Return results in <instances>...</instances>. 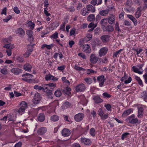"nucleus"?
Here are the masks:
<instances>
[{
  "label": "nucleus",
  "mask_w": 147,
  "mask_h": 147,
  "mask_svg": "<svg viewBox=\"0 0 147 147\" xmlns=\"http://www.w3.org/2000/svg\"><path fill=\"white\" fill-rule=\"evenodd\" d=\"M143 66V64H140L132 67V71L134 72L138 73L140 74H142L144 70L142 67Z\"/></svg>",
  "instance_id": "obj_1"
},
{
  "label": "nucleus",
  "mask_w": 147,
  "mask_h": 147,
  "mask_svg": "<svg viewBox=\"0 0 147 147\" xmlns=\"http://www.w3.org/2000/svg\"><path fill=\"white\" fill-rule=\"evenodd\" d=\"M33 77V75L26 73L22 76V79L28 82H32V78Z\"/></svg>",
  "instance_id": "obj_2"
},
{
  "label": "nucleus",
  "mask_w": 147,
  "mask_h": 147,
  "mask_svg": "<svg viewBox=\"0 0 147 147\" xmlns=\"http://www.w3.org/2000/svg\"><path fill=\"white\" fill-rule=\"evenodd\" d=\"M41 99V97L38 93H37L35 94L32 99V101L34 104L39 103Z\"/></svg>",
  "instance_id": "obj_3"
},
{
  "label": "nucleus",
  "mask_w": 147,
  "mask_h": 147,
  "mask_svg": "<svg viewBox=\"0 0 147 147\" xmlns=\"http://www.w3.org/2000/svg\"><path fill=\"white\" fill-rule=\"evenodd\" d=\"M98 113L102 120H105L108 118V114H105L104 112L101 108H99V109L98 112Z\"/></svg>",
  "instance_id": "obj_4"
},
{
  "label": "nucleus",
  "mask_w": 147,
  "mask_h": 147,
  "mask_svg": "<svg viewBox=\"0 0 147 147\" xmlns=\"http://www.w3.org/2000/svg\"><path fill=\"white\" fill-rule=\"evenodd\" d=\"M33 31L30 30H28L26 31V34L28 36V40L31 42H33L34 40L33 36Z\"/></svg>",
  "instance_id": "obj_5"
},
{
  "label": "nucleus",
  "mask_w": 147,
  "mask_h": 147,
  "mask_svg": "<svg viewBox=\"0 0 147 147\" xmlns=\"http://www.w3.org/2000/svg\"><path fill=\"white\" fill-rule=\"evenodd\" d=\"M99 58L95 54H92L90 57V61L93 64H95L98 61Z\"/></svg>",
  "instance_id": "obj_6"
},
{
  "label": "nucleus",
  "mask_w": 147,
  "mask_h": 147,
  "mask_svg": "<svg viewBox=\"0 0 147 147\" xmlns=\"http://www.w3.org/2000/svg\"><path fill=\"white\" fill-rule=\"evenodd\" d=\"M86 89V87L84 84H81L76 86V89L78 92H82L84 91Z\"/></svg>",
  "instance_id": "obj_7"
},
{
  "label": "nucleus",
  "mask_w": 147,
  "mask_h": 147,
  "mask_svg": "<svg viewBox=\"0 0 147 147\" xmlns=\"http://www.w3.org/2000/svg\"><path fill=\"white\" fill-rule=\"evenodd\" d=\"M132 80L131 78V77H129L128 78V76L126 74H124V76L121 79V81H124L125 84H129L131 82Z\"/></svg>",
  "instance_id": "obj_8"
},
{
  "label": "nucleus",
  "mask_w": 147,
  "mask_h": 147,
  "mask_svg": "<svg viewBox=\"0 0 147 147\" xmlns=\"http://www.w3.org/2000/svg\"><path fill=\"white\" fill-rule=\"evenodd\" d=\"M134 115H132L126 120L129 123L132 124L136 123L138 122V120L137 118H134Z\"/></svg>",
  "instance_id": "obj_9"
},
{
  "label": "nucleus",
  "mask_w": 147,
  "mask_h": 147,
  "mask_svg": "<svg viewBox=\"0 0 147 147\" xmlns=\"http://www.w3.org/2000/svg\"><path fill=\"white\" fill-rule=\"evenodd\" d=\"M84 116V115L83 114L79 113L75 115L74 119L76 121H80L82 120Z\"/></svg>",
  "instance_id": "obj_10"
},
{
  "label": "nucleus",
  "mask_w": 147,
  "mask_h": 147,
  "mask_svg": "<svg viewBox=\"0 0 147 147\" xmlns=\"http://www.w3.org/2000/svg\"><path fill=\"white\" fill-rule=\"evenodd\" d=\"M97 80L99 83V86L100 87L102 86L105 81L104 76L103 75H101L98 76L97 78Z\"/></svg>",
  "instance_id": "obj_11"
},
{
  "label": "nucleus",
  "mask_w": 147,
  "mask_h": 147,
  "mask_svg": "<svg viewBox=\"0 0 147 147\" xmlns=\"http://www.w3.org/2000/svg\"><path fill=\"white\" fill-rule=\"evenodd\" d=\"M45 79L47 81L52 80L55 81L57 80L58 78L55 77L50 74H48L45 75Z\"/></svg>",
  "instance_id": "obj_12"
},
{
  "label": "nucleus",
  "mask_w": 147,
  "mask_h": 147,
  "mask_svg": "<svg viewBox=\"0 0 147 147\" xmlns=\"http://www.w3.org/2000/svg\"><path fill=\"white\" fill-rule=\"evenodd\" d=\"M80 141L82 143L85 145H89L91 143V141L90 139L85 138H81Z\"/></svg>",
  "instance_id": "obj_13"
},
{
  "label": "nucleus",
  "mask_w": 147,
  "mask_h": 147,
  "mask_svg": "<svg viewBox=\"0 0 147 147\" xmlns=\"http://www.w3.org/2000/svg\"><path fill=\"white\" fill-rule=\"evenodd\" d=\"M108 51V49L105 47H103L100 49L99 53V55L100 57H102L105 55Z\"/></svg>",
  "instance_id": "obj_14"
},
{
  "label": "nucleus",
  "mask_w": 147,
  "mask_h": 147,
  "mask_svg": "<svg viewBox=\"0 0 147 147\" xmlns=\"http://www.w3.org/2000/svg\"><path fill=\"white\" fill-rule=\"evenodd\" d=\"M80 103L81 104L83 105H86L88 102V101L85 98V96L84 95H81L80 97Z\"/></svg>",
  "instance_id": "obj_15"
},
{
  "label": "nucleus",
  "mask_w": 147,
  "mask_h": 147,
  "mask_svg": "<svg viewBox=\"0 0 147 147\" xmlns=\"http://www.w3.org/2000/svg\"><path fill=\"white\" fill-rule=\"evenodd\" d=\"M61 134L64 136H69L71 134V132L69 129L64 128L62 131Z\"/></svg>",
  "instance_id": "obj_16"
},
{
  "label": "nucleus",
  "mask_w": 147,
  "mask_h": 147,
  "mask_svg": "<svg viewBox=\"0 0 147 147\" xmlns=\"http://www.w3.org/2000/svg\"><path fill=\"white\" fill-rule=\"evenodd\" d=\"M84 51L86 53H91V49L88 44H86L83 46Z\"/></svg>",
  "instance_id": "obj_17"
},
{
  "label": "nucleus",
  "mask_w": 147,
  "mask_h": 147,
  "mask_svg": "<svg viewBox=\"0 0 147 147\" xmlns=\"http://www.w3.org/2000/svg\"><path fill=\"white\" fill-rule=\"evenodd\" d=\"M11 73L16 75H18L22 72V70L18 68H13L11 69Z\"/></svg>",
  "instance_id": "obj_18"
},
{
  "label": "nucleus",
  "mask_w": 147,
  "mask_h": 147,
  "mask_svg": "<svg viewBox=\"0 0 147 147\" xmlns=\"http://www.w3.org/2000/svg\"><path fill=\"white\" fill-rule=\"evenodd\" d=\"M59 23L58 22L55 21L53 22L51 25L50 29L51 30H53L55 29L59 25Z\"/></svg>",
  "instance_id": "obj_19"
},
{
  "label": "nucleus",
  "mask_w": 147,
  "mask_h": 147,
  "mask_svg": "<svg viewBox=\"0 0 147 147\" xmlns=\"http://www.w3.org/2000/svg\"><path fill=\"white\" fill-rule=\"evenodd\" d=\"M27 27L29 28L32 30H33L35 26V24L31 21H28L27 22L26 24Z\"/></svg>",
  "instance_id": "obj_20"
},
{
  "label": "nucleus",
  "mask_w": 147,
  "mask_h": 147,
  "mask_svg": "<svg viewBox=\"0 0 147 147\" xmlns=\"http://www.w3.org/2000/svg\"><path fill=\"white\" fill-rule=\"evenodd\" d=\"M17 34H18L21 36H23L25 33V31L21 28H20L17 29L16 30Z\"/></svg>",
  "instance_id": "obj_21"
},
{
  "label": "nucleus",
  "mask_w": 147,
  "mask_h": 147,
  "mask_svg": "<svg viewBox=\"0 0 147 147\" xmlns=\"http://www.w3.org/2000/svg\"><path fill=\"white\" fill-rule=\"evenodd\" d=\"M133 111V109H129L125 111L123 113L122 116L123 117H125L127 116L132 113Z\"/></svg>",
  "instance_id": "obj_22"
},
{
  "label": "nucleus",
  "mask_w": 147,
  "mask_h": 147,
  "mask_svg": "<svg viewBox=\"0 0 147 147\" xmlns=\"http://www.w3.org/2000/svg\"><path fill=\"white\" fill-rule=\"evenodd\" d=\"M56 84L53 83H50L48 84H45L42 86L45 89H47L48 87H49L51 88H54L56 87Z\"/></svg>",
  "instance_id": "obj_23"
},
{
  "label": "nucleus",
  "mask_w": 147,
  "mask_h": 147,
  "mask_svg": "<svg viewBox=\"0 0 147 147\" xmlns=\"http://www.w3.org/2000/svg\"><path fill=\"white\" fill-rule=\"evenodd\" d=\"M47 131V129L45 127H41L39 129L38 133L40 135L43 134Z\"/></svg>",
  "instance_id": "obj_24"
},
{
  "label": "nucleus",
  "mask_w": 147,
  "mask_h": 147,
  "mask_svg": "<svg viewBox=\"0 0 147 147\" xmlns=\"http://www.w3.org/2000/svg\"><path fill=\"white\" fill-rule=\"evenodd\" d=\"M32 67V66L30 64L27 63L24 65V69L26 71L30 72Z\"/></svg>",
  "instance_id": "obj_25"
},
{
  "label": "nucleus",
  "mask_w": 147,
  "mask_h": 147,
  "mask_svg": "<svg viewBox=\"0 0 147 147\" xmlns=\"http://www.w3.org/2000/svg\"><path fill=\"white\" fill-rule=\"evenodd\" d=\"M93 99L94 100V102L96 103L101 102L103 101V100L98 96H94L93 97Z\"/></svg>",
  "instance_id": "obj_26"
},
{
  "label": "nucleus",
  "mask_w": 147,
  "mask_h": 147,
  "mask_svg": "<svg viewBox=\"0 0 147 147\" xmlns=\"http://www.w3.org/2000/svg\"><path fill=\"white\" fill-rule=\"evenodd\" d=\"M87 10L88 11H91L92 12H94L95 11V8L93 6L91 5H88L86 6Z\"/></svg>",
  "instance_id": "obj_27"
},
{
  "label": "nucleus",
  "mask_w": 147,
  "mask_h": 147,
  "mask_svg": "<svg viewBox=\"0 0 147 147\" xmlns=\"http://www.w3.org/2000/svg\"><path fill=\"white\" fill-rule=\"evenodd\" d=\"M108 22V19H103L101 21L100 23L103 29H105V28L106 27Z\"/></svg>",
  "instance_id": "obj_28"
},
{
  "label": "nucleus",
  "mask_w": 147,
  "mask_h": 147,
  "mask_svg": "<svg viewBox=\"0 0 147 147\" xmlns=\"http://www.w3.org/2000/svg\"><path fill=\"white\" fill-rule=\"evenodd\" d=\"M143 109L142 107H141L138 109V117L140 118L142 117L143 114Z\"/></svg>",
  "instance_id": "obj_29"
},
{
  "label": "nucleus",
  "mask_w": 147,
  "mask_h": 147,
  "mask_svg": "<svg viewBox=\"0 0 147 147\" xmlns=\"http://www.w3.org/2000/svg\"><path fill=\"white\" fill-rule=\"evenodd\" d=\"M20 107L26 109L28 107L27 104L25 101H22L20 104Z\"/></svg>",
  "instance_id": "obj_30"
},
{
  "label": "nucleus",
  "mask_w": 147,
  "mask_h": 147,
  "mask_svg": "<svg viewBox=\"0 0 147 147\" xmlns=\"http://www.w3.org/2000/svg\"><path fill=\"white\" fill-rule=\"evenodd\" d=\"M45 119V116L44 114L43 113L40 114L38 117V120L40 122L43 121Z\"/></svg>",
  "instance_id": "obj_31"
},
{
  "label": "nucleus",
  "mask_w": 147,
  "mask_h": 147,
  "mask_svg": "<svg viewBox=\"0 0 147 147\" xmlns=\"http://www.w3.org/2000/svg\"><path fill=\"white\" fill-rule=\"evenodd\" d=\"M109 36L107 35H105L102 36L101 37V39L103 42H108L109 40Z\"/></svg>",
  "instance_id": "obj_32"
},
{
  "label": "nucleus",
  "mask_w": 147,
  "mask_h": 147,
  "mask_svg": "<svg viewBox=\"0 0 147 147\" xmlns=\"http://www.w3.org/2000/svg\"><path fill=\"white\" fill-rule=\"evenodd\" d=\"M70 106V104L68 102H66L64 103L61 107L62 109L64 110L68 108Z\"/></svg>",
  "instance_id": "obj_33"
},
{
  "label": "nucleus",
  "mask_w": 147,
  "mask_h": 147,
  "mask_svg": "<svg viewBox=\"0 0 147 147\" xmlns=\"http://www.w3.org/2000/svg\"><path fill=\"white\" fill-rule=\"evenodd\" d=\"M115 19V16L112 15L109 17L108 18V20H109V22L110 24H112L114 21Z\"/></svg>",
  "instance_id": "obj_34"
},
{
  "label": "nucleus",
  "mask_w": 147,
  "mask_h": 147,
  "mask_svg": "<svg viewBox=\"0 0 147 147\" xmlns=\"http://www.w3.org/2000/svg\"><path fill=\"white\" fill-rule=\"evenodd\" d=\"M81 13L82 16H85L87 14L89 13V12L86 8H84L81 10Z\"/></svg>",
  "instance_id": "obj_35"
},
{
  "label": "nucleus",
  "mask_w": 147,
  "mask_h": 147,
  "mask_svg": "<svg viewBox=\"0 0 147 147\" xmlns=\"http://www.w3.org/2000/svg\"><path fill=\"white\" fill-rule=\"evenodd\" d=\"M109 12V10L106 9L101 11L99 12V14L101 16H105L108 14Z\"/></svg>",
  "instance_id": "obj_36"
},
{
  "label": "nucleus",
  "mask_w": 147,
  "mask_h": 147,
  "mask_svg": "<svg viewBox=\"0 0 147 147\" xmlns=\"http://www.w3.org/2000/svg\"><path fill=\"white\" fill-rule=\"evenodd\" d=\"M92 36L91 34L88 33L87 34L86 36L84 38V39L85 41L87 42L91 39Z\"/></svg>",
  "instance_id": "obj_37"
},
{
  "label": "nucleus",
  "mask_w": 147,
  "mask_h": 147,
  "mask_svg": "<svg viewBox=\"0 0 147 147\" xmlns=\"http://www.w3.org/2000/svg\"><path fill=\"white\" fill-rule=\"evenodd\" d=\"M54 94L55 96L57 97H59L61 96L62 94L61 90L59 89H57L55 92Z\"/></svg>",
  "instance_id": "obj_38"
},
{
  "label": "nucleus",
  "mask_w": 147,
  "mask_h": 147,
  "mask_svg": "<svg viewBox=\"0 0 147 147\" xmlns=\"http://www.w3.org/2000/svg\"><path fill=\"white\" fill-rule=\"evenodd\" d=\"M99 40L98 39H96L94 41L91 42V44L92 45L93 47H95L96 46L98 45H99Z\"/></svg>",
  "instance_id": "obj_39"
},
{
  "label": "nucleus",
  "mask_w": 147,
  "mask_h": 147,
  "mask_svg": "<svg viewBox=\"0 0 147 147\" xmlns=\"http://www.w3.org/2000/svg\"><path fill=\"white\" fill-rule=\"evenodd\" d=\"M32 51V49L28 50L27 52L24 54V56L25 57H28L30 55Z\"/></svg>",
  "instance_id": "obj_40"
},
{
  "label": "nucleus",
  "mask_w": 147,
  "mask_h": 147,
  "mask_svg": "<svg viewBox=\"0 0 147 147\" xmlns=\"http://www.w3.org/2000/svg\"><path fill=\"white\" fill-rule=\"evenodd\" d=\"M63 91L66 94L69 95L71 93V89L67 87L63 90Z\"/></svg>",
  "instance_id": "obj_41"
},
{
  "label": "nucleus",
  "mask_w": 147,
  "mask_h": 147,
  "mask_svg": "<svg viewBox=\"0 0 147 147\" xmlns=\"http://www.w3.org/2000/svg\"><path fill=\"white\" fill-rule=\"evenodd\" d=\"M59 119V117L57 115H53L51 117V120L53 121H57Z\"/></svg>",
  "instance_id": "obj_42"
},
{
  "label": "nucleus",
  "mask_w": 147,
  "mask_h": 147,
  "mask_svg": "<svg viewBox=\"0 0 147 147\" xmlns=\"http://www.w3.org/2000/svg\"><path fill=\"white\" fill-rule=\"evenodd\" d=\"M95 19L94 16V14L89 15L87 18V20L89 21H91L94 20Z\"/></svg>",
  "instance_id": "obj_43"
},
{
  "label": "nucleus",
  "mask_w": 147,
  "mask_h": 147,
  "mask_svg": "<svg viewBox=\"0 0 147 147\" xmlns=\"http://www.w3.org/2000/svg\"><path fill=\"white\" fill-rule=\"evenodd\" d=\"M46 94L48 96L49 98H52L53 97V94L51 91L47 90L46 92Z\"/></svg>",
  "instance_id": "obj_44"
},
{
  "label": "nucleus",
  "mask_w": 147,
  "mask_h": 147,
  "mask_svg": "<svg viewBox=\"0 0 147 147\" xmlns=\"http://www.w3.org/2000/svg\"><path fill=\"white\" fill-rule=\"evenodd\" d=\"M105 30H106L108 31H112L113 30V28L111 26L109 25L106 26L105 28Z\"/></svg>",
  "instance_id": "obj_45"
},
{
  "label": "nucleus",
  "mask_w": 147,
  "mask_h": 147,
  "mask_svg": "<svg viewBox=\"0 0 147 147\" xmlns=\"http://www.w3.org/2000/svg\"><path fill=\"white\" fill-rule=\"evenodd\" d=\"M84 80L88 84H90L92 82V79L90 78H87L84 79Z\"/></svg>",
  "instance_id": "obj_46"
},
{
  "label": "nucleus",
  "mask_w": 147,
  "mask_h": 147,
  "mask_svg": "<svg viewBox=\"0 0 147 147\" xmlns=\"http://www.w3.org/2000/svg\"><path fill=\"white\" fill-rule=\"evenodd\" d=\"M59 102L58 101L56 100L50 104V105L53 107L54 108L57 105H58Z\"/></svg>",
  "instance_id": "obj_47"
},
{
  "label": "nucleus",
  "mask_w": 147,
  "mask_h": 147,
  "mask_svg": "<svg viewBox=\"0 0 147 147\" xmlns=\"http://www.w3.org/2000/svg\"><path fill=\"white\" fill-rule=\"evenodd\" d=\"M140 8H138V10L135 13V16L137 18H139L141 15V11L140 10Z\"/></svg>",
  "instance_id": "obj_48"
},
{
  "label": "nucleus",
  "mask_w": 147,
  "mask_h": 147,
  "mask_svg": "<svg viewBox=\"0 0 147 147\" xmlns=\"http://www.w3.org/2000/svg\"><path fill=\"white\" fill-rule=\"evenodd\" d=\"M102 95L103 98H110L111 97V95L107 92H104Z\"/></svg>",
  "instance_id": "obj_49"
},
{
  "label": "nucleus",
  "mask_w": 147,
  "mask_h": 147,
  "mask_svg": "<svg viewBox=\"0 0 147 147\" xmlns=\"http://www.w3.org/2000/svg\"><path fill=\"white\" fill-rule=\"evenodd\" d=\"M123 50L122 49H120L118 51L114 53L113 55V57H117L119 55V54L121 53V52Z\"/></svg>",
  "instance_id": "obj_50"
},
{
  "label": "nucleus",
  "mask_w": 147,
  "mask_h": 147,
  "mask_svg": "<svg viewBox=\"0 0 147 147\" xmlns=\"http://www.w3.org/2000/svg\"><path fill=\"white\" fill-rule=\"evenodd\" d=\"M53 47L52 45H47V44H45L42 45L41 48L42 49L44 48L45 47H46L48 49H51Z\"/></svg>",
  "instance_id": "obj_51"
},
{
  "label": "nucleus",
  "mask_w": 147,
  "mask_h": 147,
  "mask_svg": "<svg viewBox=\"0 0 147 147\" xmlns=\"http://www.w3.org/2000/svg\"><path fill=\"white\" fill-rule=\"evenodd\" d=\"M90 134L92 136H94L95 135V131L94 128H91L90 131Z\"/></svg>",
  "instance_id": "obj_52"
},
{
  "label": "nucleus",
  "mask_w": 147,
  "mask_h": 147,
  "mask_svg": "<svg viewBox=\"0 0 147 147\" xmlns=\"http://www.w3.org/2000/svg\"><path fill=\"white\" fill-rule=\"evenodd\" d=\"M25 110L26 109L19 107V109H18L17 112L19 114L22 115L24 113Z\"/></svg>",
  "instance_id": "obj_53"
},
{
  "label": "nucleus",
  "mask_w": 147,
  "mask_h": 147,
  "mask_svg": "<svg viewBox=\"0 0 147 147\" xmlns=\"http://www.w3.org/2000/svg\"><path fill=\"white\" fill-rule=\"evenodd\" d=\"M1 72L4 75L7 74L8 73V72L7 68H4L1 69Z\"/></svg>",
  "instance_id": "obj_54"
},
{
  "label": "nucleus",
  "mask_w": 147,
  "mask_h": 147,
  "mask_svg": "<svg viewBox=\"0 0 147 147\" xmlns=\"http://www.w3.org/2000/svg\"><path fill=\"white\" fill-rule=\"evenodd\" d=\"M34 88L36 90H40L45 89V88L44 87H42L38 85H35L34 87Z\"/></svg>",
  "instance_id": "obj_55"
},
{
  "label": "nucleus",
  "mask_w": 147,
  "mask_h": 147,
  "mask_svg": "<svg viewBox=\"0 0 147 147\" xmlns=\"http://www.w3.org/2000/svg\"><path fill=\"white\" fill-rule=\"evenodd\" d=\"M58 33L56 32L53 35L51 36L50 37L51 38L56 39L58 37Z\"/></svg>",
  "instance_id": "obj_56"
},
{
  "label": "nucleus",
  "mask_w": 147,
  "mask_h": 147,
  "mask_svg": "<svg viewBox=\"0 0 147 147\" xmlns=\"http://www.w3.org/2000/svg\"><path fill=\"white\" fill-rule=\"evenodd\" d=\"M74 69L78 71H85V69L83 68L79 67L77 65H75L74 66Z\"/></svg>",
  "instance_id": "obj_57"
},
{
  "label": "nucleus",
  "mask_w": 147,
  "mask_h": 147,
  "mask_svg": "<svg viewBox=\"0 0 147 147\" xmlns=\"http://www.w3.org/2000/svg\"><path fill=\"white\" fill-rule=\"evenodd\" d=\"M86 73L88 74H92L93 73H96V72L92 69H87Z\"/></svg>",
  "instance_id": "obj_58"
},
{
  "label": "nucleus",
  "mask_w": 147,
  "mask_h": 147,
  "mask_svg": "<svg viewBox=\"0 0 147 147\" xmlns=\"http://www.w3.org/2000/svg\"><path fill=\"white\" fill-rule=\"evenodd\" d=\"M104 106L108 111H111V107L110 105L109 104H106Z\"/></svg>",
  "instance_id": "obj_59"
},
{
  "label": "nucleus",
  "mask_w": 147,
  "mask_h": 147,
  "mask_svg": "<svg viewBox=\"0 0 147 147\" xmlns=\"http://www.w3.org/2000/svg\"><path fill=\"white\" fill-rule=\"evenodd\" d=\"M129 134V133L127 132L123 134L121 136V139L124 140L125 138L127 137L128 135Z\"/></svg>",
  "instance_id": "obj_60"
},
{
  "label": "nucleus",
  "mask_w": 147,
  "mask_h": 147,
  "mask_svg": "<svg viewBox=\"0 0 147 147\" xmlns=\"http://www.w3.org/2000/svg\"><path fill=\"white\" fill-rule=\"evenodd\" d=\"M96 26V24H94L93 23H90L88 26V27L91 28H95Z\"/></svg>",
  "instance_id": "obj_61"
},
{
  "label": "nucleus",
  "mask_w": 147,
  "mask_h": 147,
  "mask_svg": "<svg viewBox=\"0 0 147 147\" xmlns=\"http://www.w3.org/2000/svg\"><path fill=\"white\" fill-rule=\"evenodd\" d=\"M65 68V66L64 65H62L58 67L57 69L58 70L62 71Z\"/></svg>",
  "instance_id": "obj_62"
},
{
  "label": "nucleus",
  "mask_w": 147,
  "mask_h": 147,
  "mask_svg": "<svg viewBox=\"0 0 147 147\" xmlns=\"http://www.w3.org/2000/svg\"><path fill=\"white\" fill-rule=\"evenodd\" d=\"M75 31L76 30L74 28L71 29L70 32V35L71 36L73 35L75 36Z\"/></svg>",
  "instance_id": "obj_63"
},
{
  "label": "nucleus",
  "mask_w": 147,
  "mask_h": 147,
  "mask_svg": "<svg viewBox=\"0 0 147 147\" xmlns=\"http://www.w3.org/2000/svg\"><path fill=\"white\" fill-rule=\"evenodd\" d=\"M14 11L17 14L20 13V11L18 8L17 7H14L13 8Z\"/></svg>",
  "instance_id": "obj_64"
}]
</instances>
